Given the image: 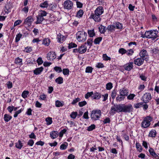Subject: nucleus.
<instances>
[{"label":"nucleus","mask_w":159,"mask_h":159,"mask_svg":"<svg viewBox=\"0 0 159 159\" xmlns=\"http://www.w3.org/2000/svg\"><path fill=\"white\" fill-rule=\"evenodd\" d=\"M156 132L155 130H152L150 131L149 136L151 137H155L156 136Z\"/></svg>","instance_id":"nucleus-34"},{"label":"nucleus","mask_w":159,"mask_h":159,"mask_svg":"<svg viewBox=\"0 0 159 159\" xmlns=\"http://www.w3.org/2000/svg\"><path fill=\"white\" fill-rule=\"evenodd\" d=\"M104 12V9L102 6L98 7L95 10L94 13L101 16Z\"/></svg>","instance_id":"nucleus-15"},{"label":"nucleus","mask_w":159,"mask_h":159,"mask_svg":"<svg viewBox=\"0 0 159 159\" xmlns=\"http://www.w3.org/2000/svg\"><path fill=\"white\" fill-rule=\"evenodd\" d=\"M34 143V140L32 139H30L28 141L27 144L30 146H32L33 145Z\"/></svg>","instance_id":"nucleus-59"},{"label":"nucleus","mask_w":159,"mask_h":159,"mask_svg":"<svg viewBox=\"0 0 159 159\" xmlns=\"http://www.w3.org/2000/svg\"><path fill=\"white\" fill-rule=\"evenodd\" d=\"M83 117L84 118L86 119H88L89 118L88 116V111H86L84 113Z\"/></svg>","instance_id":"nucleus-61"},{"label":"nucleus","mask_w":159,"mask_h":159,"mask_svg":"<svg viewBox=\"0 0 159 159\" xmlns=\"http://www.w3.org/2000/svg\"><path fill=\"white\" fill-rule=\"evenodd\" d=\"M43 67L37 68H36L34 70V73L36 75H38L40 74L41 73V72L43 71Z\"/></svg>","instance_id":"nucleus-20"},{"label":"nucleus","mask_w":159,"mask_h":159,"mask_svg":"<svg viewBox=\"0 0 159 159\" xmlns=\"http://www.w3.org/2000/svg\"><path fill=\"white\" fill-rule=\"evenodd\" d=\"M144 60L145 59L141 57L138 58L134 60V63L135 65L139 66L143 64Z\"/></svg>","instance_id":"nucleus-13"},{"label":"nucleus","mask_w":159,"mask_h":159,"mask_svg":"<svg viewBox=\"0 0 159 159\" xmlns=\"http://www.w3.org/2000/svg\"><path fill=\"white\" fill-rule=\"evenodd\" d=\"M101 97V94L98 92L93 93V95L92 98L94 99H99Z\"/></svg>","instance_id":"nucleus-22"},{"label":"nucleus","mask_w":159,"mask_h":159,"mask_svg":"<svg viewBox=\"0 0 159 159\" xmlns=\"http://www.w3.org/2000/svg\"><path fill=\"white\" fill-rule=\"evenodd\" d=\"M47 13L45 11L43 10H40L39 11V15L40 16L44 17L46 16Z\"/></svg>","instance_id":"nucleus-38"},{"label":"nucleus","mask_w":159,"mask_h":159,"mask_svg":"<svg viewBox=\"0 0 159 159\" xmlns=\"http://www.w3.org/2000/svg\"><path fill=\"white\" fill-rule=\"evenodd\" d=\"M47 57L48 60H53L56 58V55L53 51H50L47 55Z\"/></svg>","instance_id":"nucleus-10"},{"label":"nucleus","mask_w":159,"mask_h":159,"mask_svg":"<svg viewBox=\"0 0 159 159\" xmlns=\"http://www.w3.org/2000/svg\"><path fill=\"white\" fill-rule=\"evenodd\" d=\"M139 55L141 57L145 59V60L147 61L148 60V54L146 50L144 49L142 50L140 52Z\"/></svg>","instance_id":"nucleus-12"},{"label":"nucleus","mask_w":159,"mask_h":159,"mask_svg":"<svg viewBox=\"0 0 159 159\" xmlns=\"http://www.w3.org/2000/svg\"><path fill=\"white\" fill-rule=\"evenodd\" d=\"M29 94V92L28 91H24L21 94L22 97L24 98H25L27 97Z\"/></svg>","instance_id":"nucleus-37"},{"label":"nucleus","mask_w":159,"mask_h":159,"mask_svg":"<svg viewBox=\"0 0 159 159\" xmlns=\"http://www.w3.org/2000/svg\"><path fill=\"white\" fill-rule=\"evenodd\" d=\"M34 20V19L32 17L28 16L25 20L24 24L28 26H30L31 25L32 23Z\"/></svg>","instance_id":"nucleus-11"},{"label":"nucleus","mask_w":159,"mask_h":159,"mask_svg":"<svg viewBox=\"0 0 159 159\" xmlns=\"http://www.w3.org/2000/svg\"><path fill=\"white\" fill-rule=\"evenodd\" d=\"M135 95L134 94H130L127 97V98L128 100H132L134 99Z\"/></svg>","instance_id":"nucleus-52"},{"label":"nucleus","mask_w":159,"mask_h":159,"mask_svg":"<svg viewBox=\"0 0 159 159\" xmlns=\"http://www.w3.org/2000/svg\"><path fill=\"white\" fill-rule=\"evenodd\" d=\"M93 95V92H88L85 95V97L87 99L89 97L91 96L92 98Z\"/></svg>","instance_id":"nucleus-51"},{"label":"nucleus","mask_w":159,"mask_h":159,"mask_svg":"<svg viewBox=\"0 0 159 159\" xmlns=\"http://www.w3.org/2000/svg\"><path fill=\"white\" fill-rule=\"evenodd\" d=\"M83 13L84 12L83 10L81 9H80L77 12L76 16L79 18H80L82 17Z\"/></svg>","instance_id":"nucleus-29"},{"label":"nucleus","mask_w":159,"mask_h":159,"mask_svg":"<svg viewBox=\"0 0 159 159\" xmlns=\"http://www.w3.org/2000/svg\"><path fill=\"white\" fill-rule=\"evenodd\" d=\"M90 18H92L96 22H99L101 20V16L97 14H92Z\"/></svg>","instance_id":"nucleus-9"},{"label":"nucleus","mask_w":159,"mask_h":159,"mask_svg":"<svg viewBox=\"0 0 159 159\" xmlns=\"http://www.w3.org/2000/svg\"><path fill=\"white\" fill-rule=\"evenodd\" d=\"M77 112H72L70 115L71 117L73 119L76 118L77 116Z\"/></svg>","instance_id":"nucleus-49"},{"label":"nucleus","mask_w":159,"mask_h":159,"mask_svg":"<svg viewBox=\"0 0 159 159\" xmlns=\"http://www.w3.org/2000/svg\"><path fill=\"white\" fill-rule=\"evenodd\" d=\"M63 73L64 75H68L69 74V70L67 68L64 69L62 70Z\"/></svg>","instance_id":"nucleus-45"},{"label":"nucleus","mask_w":159,"mask_h":159,"mask_svg":"<svg viewBox=\"0 0 159 159\" xmlns=\"http://www.w3.org/2000/svg\"><path fill=\"white\" fill-rule=\"evenodd\" d=\"M133 62H129L124 65V67L125 69L127 71H130L133 68Z\"/></svg>","instance_id":"nucleus-14"},{"label":"nucleus","mask_w":159,"mask_h":159,"mask_svg":"<svg viewBox=\"0 0 159 159\" xmlns=\"http://www.w3.org/2000/svg\"><path fill=\"white\" fill-rule=\"evenodd\" d=\"M119 93L120 95L123 96L124 97L127 96L129 93L128 90L123 88L120 90Z\"/></svg>","instance_id":"nucleus-16"},{"label":"nucleus","mask_w":159,"mask_h":159,"mask_svg":"<svg viewBox=\"0 0 159 159\" xmlns=\"http://www.w3.org/2000/svg\"><path fill=\"white\" fill-rule=\"evenodd\" d=\"M47 96L44 94H42L40 96L39 99L43 100H44L46 98Z\"/></svg>","instance_id":"nucleus-64"},{"label":"nucleus","mask_w":159,"mask_h":159,"mask_svg":"<svg viewBox=\"0 0 159 159\" xmlns=\"http://www.w3.org/2000/svg\"><path fill=\"white\" fill-rule=\"evenodd\" d=\"M23 146V144L21 143V141L19 140L18 142L16 143V147L19 149H21Z\"/></svg>","instance_id":"nucleus-28"},{"label":"nucleus","mask_w":159,"mask_h":159,"mask_svg":"<svg viewBox=\"0 0 159 159\" xmlns=\"http://www.w3.org/2000/svg\"><path fill=\"white\" fill-rule=\"evenodd\" d=\"M102 58L104 60L106 61H110L111 58L110 57H108L106 54H103L102 55Z\"/></svg>","instance_id":"nucleus-42"},{"label":"nucleus","mask_w":159,"mask_h":159,"mask_svg":"<svg viewBox=\"0 0 159 159\" xmlns=\"http://www.w3.org/2000/svg\"><path fill=\"white\" fill-rule=\"evenodd\" d=\"M101 115V111L99 110H93L91 114V118L93 120H97L99 118Z\"/></svg>","instance_id":"nucleus-3"},{"label":"nucleus","mask_w":159,"mask_h":159,"mask_svg":"<svg viewBox=\"0 0 159 159\" xmlns=\"http://www.w3.org/2000/svg\"><path fill=\"white\" fill-rule=\"evenodd\" d=\"M95 125L94 124H92L88 127L87 129L89 131H91L95 129Z\"/></svg>","instance_id":"nucleus-50"},{"label":"nucleus","mask_w":159,"mask_h":159,"mask_svg":"<svg viewBox=\"0 0 159 159\" xmlns=\"http://www.w3.org/2000/svg\"><path fill=\"white\" fill-rule=\"evenodd\" d=\"M152 120V118L149 116H147L143 120L141 123V126L144 128H147L150 125V122Z\"/></svg>","instance_id":"nucleus-4"},{"label":"nucleus","mask_w":159,"mask_h":159,"mask_svg":"<svg viewBox=\"0 0 159 159\" xmlns=\"http://www.w3.org/2000/svg\"><path fill=\"white\" fill-rule=\"evenodd\" d=\"M114 26H115V28H116L118 29H120L122 28V24L118 22H117L115 24H114Z\"/></svg>","instance_id":"nucleus-30"},{"label":"nucleus","mask_w":159,"mask_h":159,"mask_svg":"<svg viewBox=\"0 0 159 159\" xmlns=\"http://www.w3.org/2000/svg\"><path fill=\"white\" fill-rule=\"evenodd\" d=\"M67 146L68 144L67 143L66 144H62L60 146V149L62 150H65L67 148Z\"/></svg>","instance_id":"nucleus-56"},{"label":"nucleus","mask_w":159,"mask_h":159,"mask_svg":"<svg viewBox=\"0 0 159 159\" xmlns=\"http://www.w3.org/2000/svg\"><path fill=\"white\" fill-rule=\"evenodd\" d=\"M55 82L58 84H61L63 82V78L59 77L55 80Z\"/></svg>","instance_id":"nucleus-36"},{"label":"nucleus","mask_w":159,"mask_h":159,"mask_svg":"<svg viewBox=\"0 0 159 159\" xmlns=\"http://www.w3.org/2000/svg\"><path fill=\"white\" fill-rule=\"evenodd\" d=\"M52 4L48 3V2L47 1H46L44 2L41 3L39 6L42 8H47L48 6L50 7L52 5Z\"/></svg>","instance_id":"nucleus-18"},{"label":"nucleus","mask_w":159,"mask_h":159,"mask_svg":"<svg viewBox=\"0 0 159 159\" xmlns=\"http://www.w3.org/2000/svg\"><path fill=\"white\" fill-rule=\"evenodd\" d=\"M96 67L98 68H102L104 67V66L102 63L99 62L97 64Z\"/></svg>","instance_id":"nucleus-60"},{"label":"nucleus","mask_w":159,"mask_h":159,"mask_svg":"<svg viewBox=\"0 0 159 159\" xmlns=\"http://www.w3.org/2000/svg\"><path fill=\"white\" fill-rule=\"evenodd\" d=\"M121 112L130 113L132 111L133 107L131 104H129L128 105L121 104Z\"/></svg>","instance_id":"nucleus-5"},{"label":"nucleus","mask_w":159,"mask_h":159,"mask_svg":"<svg viewBox=\"0 0 159 159\" xmlns=\"http://www.w3.org/2000/svg\"><path fill=\"white\" fill-rule=\"evenodd\" d=\"M110 112L113 114L116 112H121V104L114 105L111 107Z\"/></svg>","instance_id":"nucleus-6"},{"label":"nucleus","mask_w":159,"mask_h":159,"mask_svg":"<svg viewBox=\"0 0 159 159\" xmlns=\"http://www.w3.org/2000/svg\"><path fill=\"white\" fill-rule=\"evenodd\" d=\"M98 29L100 32L102 34L104 33L107 30L106 27L102 25H101L98 28Z\"/></svg>","instance_id":"nucleus-27"},{"label":"nucleus","mask_w":159,"mask_h":159,"mask_svg":"<svg viewBox=\"0 0 159 159\" xmlns=\"http://www.w3.org/2000/svg\"><path fill=\"white\" fill-rule=\"evenodd\" d=\"M77 45L74 43H71L69 44L68 48L69 49H70L76 47Z\"/></svg>","instance_id":"nucleus-48"},{"label":"nucleus","mask_w":159,"mask_h":159,"mask_svg":"<svg viewBox=\"0 0 159 159\" xmlns=\"http://www.w3.org/2000/svg\"><path fill=\"white\" fill-rule=\"evenodd\" d=\"M76 3L77 7L81 8L82 7L83 4L82 3L77 1H76Z\"/></svg>","instance_id":"nucleus-63"},{"label":"nucleus","mask_w":159,"mask_h":159,"mask_svg":"<svg viewBox=\"0 0 159 159\" xmlns=\"http://www.w3.org/2000/svg\"><path fill=\"white\" fill-rule=\"evenodd\" d=\"M119 53L123 54L127 52L123 48H121L119 49Z\"/></svg>","instance_id":"nucleus-57"},{"label":"nucleus","mask_w":159,"mask_h":159,"mask_svg":"<svg viewBox=\"0 0 159 159\" xmlns=\"http://www.w3.org/2000/svg\"><path fill=\"white\" fill-rule=\"evenodd\" d=\"M115 26L114 25H109L107 28V30L108 31L112 32L115 30Z\"/></svg>","instance_id":"nucleus-32"},{"label":"nucleus","mask_w":159,"mask_h":159,"mask_svg":"<svg viewBox=\"0 0 159 159\" xmlns=\"http://www.w3.org/2000/svg\"><path fill=\"white\" fill-rule=\"evenodd\" d=\"M158 31L157 30L146 31L145 32V35L147 36V38L148 39H154L157 37V34Z\"/></svg>","instance_id":"nucleus-2"},{"label":"nucleus","mask_w":159,"mask_h":159,"mask_svg":"<svg viewBox=\"0 0 159 159\" xmlns=\"http://www.w3.org/2000/svg\"><path fill=\"white\" fill-rule=\"evenodd\" d=\"M57 41L60 43H62L66 39L65 36L60 33L57 35Z\"/></svg>","instance_id":"nucleus-17"},{"label":"nucleus","mask_w":159,"mask_h":159,"mask_svg":"<svg viewBox=\"0 0 159 159\" xmlns=\"http://www.w3.org/2000/svg\"><path fill=\"white\" fill-rule=\"evenodd\" d=\"M102 39V37H98L94 39V43L95 44H99Z\"/></svg>","instance_id":"nucleus-35"},{"label":"nucleus","mask_w":159,"mask_h":159,"mask_svg":"<svg viewBox=\"0 0 159 159\" xmlns=\"http://www.w3.org/2000/svg\"><path fill=\"white\" fill-rule=\"evenodd\" d=\"M55 106L57 107H62L64 105V102L62 101H60L57 100L55 101Z\"/></svg>","instance_id":"nucleus-25"},{"label":"nucleus","mask_w":159,"mask_h":159,"mask_svg":"<svg viewBox=\"0 0 159 159\" xmlns=\"http://www.w3.org/2000/svg\"><path fill=\"white\" fill-rule=\"evenodd\" d=\"M136 148L138 151L141 152L142 151V148L140 144L139 143L137 142L136 143Z\"/></svg>","instance_id":"nucleus-39"},{"label":"nucleus","mask_w":159,"mask_h":159,"mask_svg":"<svg viewBox=\"0 0 159 159\" xmlns=\"http://www.w3.org/2000/svg\"><path fill=\"white\" fill-rule=\"evenodd\" d=\"M125 98V97L123 96L120 95H120H118L116 98V99L117 101L120 102L124 100Z\"/></svg>","instance_id":"nucleus-43"},{"label":"nucleus","mask_w":159,"mask_h":159,"mask_svg":"<svg viewBox=\"0 0 159 159\" xmlns=\"http://www.w3.org/2000/svg\"><path fill=\"white\" fill-rule=\"evenodd\" d=\"M37 21L35 23L36 24H41L42 22L44 20L43 17L40 16L38 15L37 16Z\"/></svg>","instance_id":"nucleus-24"},{"label":"nucleus","mask_w":159,"mask_h":159,"mask_svg":"<svg viewBox=\"0 0 159 159\" xmlns=\"http://www.w3.org/2000/svg\"><path fill=\"white\" fill-rule=\"evenodd\" d=\"M22 36V35L20 33L16 35L15 39V42H18L20 40Z\"/></svg>","instance_id":"nucleus-44"},{"label":"nucleus","mask_w":159,"mask_h":159,"mask_svg":"<svg viewBox=\"0 0 159 159\" xmlns=\"http://www.w3.org/2000/svg\"><path fill=\"white\" fill-rule=\"evenodd\" d=\"M22 59L17 57L16 59L15 63L16 64H19V65H22Z\"/></svg>","instance_id":"nucleus-46"},{"label":"nucleus","mask_w":159,"mask_h":159,"mask_svg":"<svg viewBox=\"0 0 159 159\" xmlns=\"http://www.w3.org/2000/svg\"><path fill=\"white\" fill-rule=\"evenodd\" d=\"M102 96V98H103V99L102 100L103 101H105L107 99L108 97V94L107 93H106L104 95H101V96Z\"/></svg>","instance_id":"nucleus-62"},{"label":"nucleus","mask_w":159,"mask_h":159,"mask_svg":"<svg viewBox=\"0 0 159 159\" xmlns=\"http://www.w3.org/2000/svg\"><path fill=\"white\" fill-rule=\"evenodd\" d=\"M112 87V84L111 83H108L106 84V88L107 90L111 89Z\"/></svg>","instance_id":"nucleus-54"},{"label":"nucleus","mask_w":159,"mask_h":159,"mask_svg":"<svg viewBox=\"0 0 159 159\" xmlns=\"http://www.w3.org/2000/svg\"><path fill=\"white\" fill-rule=\"evenodd\" d=\"M151 95L149 93H146L143 95L142 97L143 101L145 103L148 102L149 100H151Z\"/></svg>","instance_id":"nucleus-8"},{"label":"nucleus","mask_w":159,"mask_h":159,"mask_svg":"<svg viewBox=\"0 0 159 159\" xmlns=\"http://www.w3.org/2000/svg\"><path fill=\"white\" fill-rule=\"evenodd\" d=\"M143 102H139L134 104V107L136 108H138L142 107L143 106Z\"/></svg>","instance_id":"nucleus-40"},{"label":"nucleus","mask_w":159,"mask_h":159,"mask_svg":"<svg viewBox=\"0 0 159 159\" xmlns=\"http://www.w3.org/2000/svg\"><path fill=\"white\" fill-rule=\"evenodd\" d=\"M93 69L91 66H88L86 68L85 72L87 73H91Z\"/></svg>","instance_id":"nucleus-47"},{"label":"nucleus","mask_w":159,"mask_h":159,"mask_svg":"<svg viewBox=\"0 0 159 159\" xmlns=\"http://www.w3.org/2000/svg\"><path fill=\"white\" fill-rule=\"evenodd\" d=\"M76 35V38L79 41L84 42L86 39L87 34L83 30L78 31Z\"/></svg>","instance_id":"nucleus-1"},{"label":"nucleus","mask_w":159,"mask_h":159,"mask_svg":"<svg viewBox=\"0 0 159 159\" xmlns=\"http://www.w3.org/2000/svg\"><path fill=\"white\" fill-rule=\"evenodd\" d=\"M149 152L150 153V154L153 157H154L155 158L157 159L158 158V156L156 154V153L154 151V149L152 148H150L149 150Z\"/></svg>","instance_id":"nucleus-21"},{"label":"nucleus","mask_w":159,"mask_h":159,"mask_svg":"<svg viewBox=\"0 0 159 159\" xmlns=\"http://www.w3.org/2000/svg\"><path fill=\"white\" fill-rule=\"evenodd\" d=\"M58 136V132L57 131H53L50 133V137L52 139L57 138Z\"/></svg>","instance_id":"nucleus-23"},{"label":"nucleus","mask_w":159,"mask_h":159,"mask_svg":"<svg viewBox=\"0 0 159 159\" xmlns=\"http://www.w3.org/2000/svg\"><path fill=\"white\" fill-rule=\"evenodd\" d=\"M50 42V41L49 39H45L43 41V44L46 46H48Z\"/></svg>","instance_id":"nucleus-31"},{"label":"nucleus","mask_w":159,"mask_h":159,"mask_svg":"<svg viewBox=\"0 0 159 159\" xmlns=\"http://www.w3.org/2000/svg\"><path fill=\"white\" fill-rule=\"evenodd\" d=\"M87 104L86 101H84L82 102H79L78 103V105L80 107H82Z\"/></svg>","instance_id":"nucleus-55"},{"label":"nucleus","mask_w":159,"mask_h":159,"mask_svg":"<svg viewBox=\"0 0 159 159\" xmlns=\"http://www.w3.org/2000/svg\"><path fill=\"white\" fill-rule=\"evenodd\" d=\"M4 121L6 122H8L12 118V116L8 114H5L3 117Z\"/></svg>","instance_id":"nucleus-26"},{"label":"nucleus","mask_w":159,"mask_h":159,"mask_svg":"<svg viewBox=\"0 0 159 159\" xmlns=\"http://www.w3.org/2000/svg\"><path fill=\"white\" fill-rule=\"evenodd\" d=\"M45 120L47 122V125H51L52 122V118L50 117L46 118L45 119Z\"/></svg>","instance_id":"nucleus-41"},{"label":"nucleus","mask_w":159,"mask_h":159,"mask_svg":"<svg viewBox=\"0 0 159 159\" xmlns=\"http://www.w3.org/2000/svg\"><path fill=\"white\" fill-rule=\"evenodd\" d=\"M73 7V3L71 1L67 0L65 1L64 3V7L65 9L70 10Z\"/></svg>","instance_id":"nucleus-7"},{"label":"nucleus","mask_w":159,"mask_h":159,"mask_svg":"<svg viewBox=\"0 0 159 159\" xmlns=\"http://www.w3.org/2000/svg\"><path fill=\"white\" fill-rule=\"evenodd\" d=\"M80 99L79 98H76L75 99H74L73 101L71 102V104H72L74 105L77 102H80Z\"/></svg>","instance_id":"nucleus-58"},{"label":"nucleus","mask_w":159,"mask_h":159,"mask_svg":"<svg viewBox=\"0 0 159 159\" xmlns=\"http://www.w3.org/2000/svg\"><path fill=\"white\" fill-rule=\"evenodd\" d=\"M88 34L90 37H93L95 35V34L94 32V29L92 30H88Z\"/></svg>","instance_id":"nucleus-33"},{"label":"nucleus","mask_w":159,"mask_h":159,"mask_svg":"<svg viewBox=\"0 0 159 159\" xmlns=\"http://www.w3.org/2000/svg\"><path fill=\"white\" fill-rule=\"evenodd\" d=\"M54 70L58 73L61 72L62 71L61 68L60 67L55 66L54 67Z\"/></svg>","instance_id":"nucleus-53"},{"label":"nucleus","mask_w":159,"mask_h":159,"mask_svg":"<svg viewBox=\"0 0 159 159\" xmlns=\"http://www.w3.org/2000/svg\"><path fill=\"white\" fill-rule=\"evenodd\" d=\"M79 53L83 54L87 50V47L85 45H82L79 47Z\"/></svg>","instance_id":"nucleus-19"}]
</instances>
